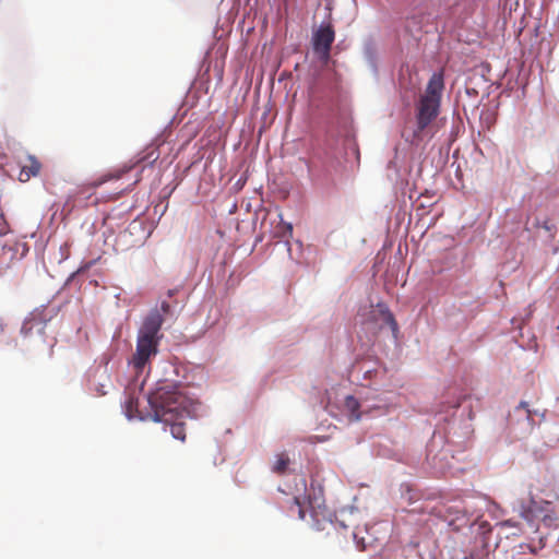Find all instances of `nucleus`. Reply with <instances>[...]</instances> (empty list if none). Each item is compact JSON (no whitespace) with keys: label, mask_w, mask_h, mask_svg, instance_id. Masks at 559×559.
Here are the masks:
<instances>
[{"label":"nucleus","mask_w":559,"mask_h":559,"mask_svg":"<svg viewBox=\"0 0 559 559\" xmlns=\"http://www.w3.org/2000/svg\"><path fill=\"white\" fill-rule=\"evenodd\" d=\"M164 322L159 310H152L139 331L136 352L132 358V365L139 372L142 371L151 356L156 355L159 341L158 332Z\"/></svg>","instance_id":"nucleus-2"},{"label":"nucleus","mask_w":559,"mask_h":559,"mask_svg":"<svg viewBox=\"0 0 559 559\" xmlns=\"http://www.w3.org/2000/svg\"><path fill=\"white\" fill-rule=\"evenodd\" d=\"M502 525H503V526H510V527H511V526H514V525H515V523H514V522H512L511 520H507V521H504V522L502 523Z\"/></svg>","instance_id":"nucleus-18"},{"label":"nucleus","mask_w":559,"mask_h":559,"mask_svg":"<svg viewBox=\"0 0 559 559\" xmlns=\"http://www.w3.org/2000/svg\"><path fill=\"white\" fill-rule=\"evenodd\" d=\"M160 311L164 314H168L170 312V305L167 301H162L160 304Z\"/></svg>","instance_id":"nucleus-14"},{"label":"nucleus","mask_w":559,"mask_h":559,"mask_svg":"<svg viewBox=\"0 0 559 559\" xmlns=\"http://www.w3.org/2000/svg\"><path fill=\"white\" fill-rule=\"evenodd\" d=\"M527 548L532 551V552H535V549L532 548L530 545H527Z\"/></svg>","instance_id":"nucleus-19"},{"label":"nucleus","mask_w":559,"mask_h":559,"mask_svg":"<svg viewBox=\"0 0 559 559\" xmlns=\"http://www.w3.org/2000/svg\"><path fill=\"white\" fill-rule=\"evenodd\" d=\"M519 407L525 409L527 412V418L528 419H532V412L531 409L528 408V404L526 402H521Z\"/></svg>","instance_id":"nucleus-16"},{"label":"nucleus","mask_w":559,"mask_h":559,"mask_svg":"<svg viewBox=\"0 0 559 559\" xmlns=\"http://www.w3.org/2000/svg\"><path fill=\"white\" fill-rule=\"evenodd\" d=\"M41 168V164L34 157L28 156L27 163L24 164L19 174V180L22 182L28 181L32 177H36Z\"/></svg>","instance_id":"nucleus-8"},{"label":"nucleus","mask_w":559,"mask_h":559,"mask_svg":"<svg viewBox=\"0 0 559 559\" xmlns=\"http://www.w3.org/2000/svg\"><path fill=\"white\" fill-rule=\"evenodd\" d=\"M168 295L171 297L174 295V292L169 290Z\"/></svg>","instance_id":"nucleus-20"},{"label":"nucleus","mask_w":559,"mask_h":559,"mask_svg":"<svg viewBox=\"0 0 559 559\" xmlns=\"http://www.w3.org/2000/svg\"><path fill=\"white\" fill-rule=\"evenodd\" d=\"M335 39V32L332 25H321L312 36V47L320 61L328 63L332 44Z\"/></svg>","instance_id":"nucleus-5"},{"label":"nucleus","mask_w":559,"mask_h":559,"mask_svg":"<svg viewBox=\"0 0 559 559\" xmlns=\"http://www.w3.org/2000/svg\"><path fill=\"white\" fill-rule=\"evenodd\" d=\"M289 465V457L286 453H280L276 455V461L272 467V471L278 475L286 473Z\"/></svg>","instance_id":"nucleus-13"},{"label":"nucleus","mask_w":559,"mask_h":559,"mask_svg":"<svg viewBox=\"0 0 559 559\" xmlns=\"http://www.w3.org/2000/svg\"><path fill=\"white\" fill-rule=\"evenodd\" d=\"M377 311L379 312V316L381 317L383 323L389 325L393 333H396L397 332V323H396L393 314L391 313V311L385 306H383L381 304L378 305Z\"/></svg>","instance_id":"nucleus-11"},{"label":"nucleus","mask_w":559,"mask_h":559,"mask_svg":"<svg viewBox=\"0 0 559 559\" xmlns=\"http://www.w3.org/2000/svg\"><path fill=\"white\" fill-rule=\"evenodd\" d=\"M7 324L3 320V318L0 317V333H3L5 331Z\"/></svg>","instance_id":"nucleus-17"},{"label":"nucleus","mask_w":559,"mask_h":559,"mask_svg":"<svg viewBox=\"0 0 559 559\" xmlns=\"http://www.w3.org/2000/svg\"><path fill=\"white\" fill-rule=\"evenodd\" d=\"M519 514L525 520L535 532L538 531V523L550 527L555 524L557 515L550 501L537 498L531 490L527 498L519 502Z\"/></svg>","instance_id":"nucleus-3"},{"label":"nucleus","mask_w":559,"mask_h":559,"mask_svg":"<svg viewBox=\"0 0 559 559\" xmlns=\"http://www.w3.org/2000/svg\"><path fill=\"white\" fill-rule=\"evenodd\" d=\"M286 503L288 516L305 520L306 511L299 498L293 497L288 499Z\"/></svg>","instance_id":"nucleus-9"},{"label":"nucleus","mask_w":559,"mask_h":559,"mask_svg":"<svg viewBox=\"0 0 559 559\" xmlns=\"http://www.w3.org/2000/svg\"><path fill=\"white\" fill-rule=\"evenodd\" d=\"M344 406L345 409L349 413L350 419H360V413H358L360 404L356 397H354L353 395L346 396Z\"/></svg>","instance_id":"nucleus-12"},{"label":"nucleus","mask_w":559,"mask_h":559,"mask_svg":"<svg viewBox=\"0 0 559 559\" xmlns=\"http://www.w3.org/2000/svg\"><path fill=\"white\" fill-rule=\"evenodd\" d=\"M440 110V103L435 99L420 97L416 112V129L414 140L421 141L425 136L432 138L430 124L437 118Z\"/></svg>","instance_id":"nucleus-4"},{"label":"nucleus","mask_w":559,"mask_h":559,"mask_svg":"<svg viewBox=\"0 0 559 559\" xmlns=\"http://www.w3.org/2000/svg\"><path fill=\"white\" fill-rule=\"evenodd\" d=\"M148 404L153 419L169 426L171 436L185 441V420L191 417L193 403L179 390L178 385L171 383L159 384L148 395Z\"/></svg>","instance_id":"nucleus-1"},{"label":"nucleus","mask_w":559,"mask_h":559,"mask_svg":"<svg viewBox=\"0 0 559 559\" xmlns=\"http://www.w3.org/2000/svg\"><path fill=\"white\" fill-rule=\"evenodd\" d=\"M110 178H119V175H117V176H111V175H109V176H105L102 180H99V181H97V182H94V183L92 185V187H93V188H96V187H98L99 185H102L103 182L107 181V180H108V179H110Z\"/></svg>","instance_id":"nucleus-15"},{"label":"nucleus","mask_w":559,"mask_h":559,"mask_svg":"<svg viewBox=\"0 0 559 559\" xmlns=\"http://www.w3.org/2000/svg\"><path fill=\"white\" fill-rule=\"evenodd\" d=\"M278 217L280 222L275 228L274 237L285 239L288 242L289 238L293 236V225L284 222L282 214H280Z\"/></svg>","instance_id":"nucleus-10"},{"label":"nucleus","mask_w":559,"mask_h":559,"mask_svg":"<svg viewBox=\"0 0 559 559\" xmlns=\"http://www.w3.org/2000/svg\"><path fill=\"white\" fill-rule=\"evenodd\" d=\"M444 88L443 74L442 73H433L429 79V82L426 87L425 94L421 96L423 98L435 99L440 103L441 94Z\"/></svg>","instance_id":"nucleus-7"},{"label":"nucleus","mask_w":559,"mask_h":559,"mask_svg":"<svg viewBox=\"0 0 559 559\" xmlns=\"http://www.w3.org/2000/svg\"><path fill=\"white\" fill-rule=\"evenodd\" d=\"M48 321L49 318H47L45 310H35L23 322L21 333L24 336H29L33 333H36L45 342V329Z\"/></svg>","instance_id":"nucleus-6"}]
</instances>
